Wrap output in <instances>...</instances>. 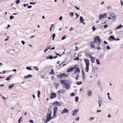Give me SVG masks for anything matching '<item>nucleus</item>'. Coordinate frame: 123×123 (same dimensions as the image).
Returning <instances> with one entry per match:
<instances>
[{
	"label": "nucleus",
	"instance_id": "6e6552de",
	"mask_svg": "<svg viewBox=\"0 0 123 123\" xmlns=\"http://www.w3.org/2000/svg\"><path fill=\"white\" fill-rule=\"evenodd\" d=\"M67 75L64 74H61L58 75V77L60 78H64V77H66Z\"/></svg>",
	"mask_w": 123,
	"mask_h": 123
},
{
	"label": "nucleus",
	"instance_id": "72a5a7b5",
	"mask_svg": "<svg viewBox=\"0 0 123 123\" xmlns=\"http://www.w3.org/2000/svg\"><path fill=\"white\" fill-rule=\"evenodd\" d=\"M26 69H27L30 70H32V69H31V67H27Z\"/></svg>",
	"mask_w": 123,
	"mask_h": 123
},
{
	"label": "nucleus",
	"instance_id": "13d9d810",
	"mask_svg": "<svg viewBox=\"0 0 123 123\" xmlns=\"http://www.w3.org/2000/svg\"><path fill=\"white\" fill-rule=\"evenodd\" d=\"M27 7H28V8H31L32 7V6H31V5L29 6H27Z\"/></svg>",
	"mask_w": 123,
	"mask_h": 123
},
{
	"label": "nucleus",
	"instance_id": "37998d69",
	"mask_svg": "<svg viewBox=\"0 0 123 123\" xmlns=\"http://www.w3.org/2000/svg\"><path fill=\"white\" fill-rule=\"evenodd\" d=\"M107 49H111L109 47V46H106Z\"/></svg>",
	"mask_w": 123,
	"mask_h": 123
},
{
	"label": "nucleus",
	"instance_id": "bf43d9fd",
	"mask_svg": "<svg viewBox=\"0 0 123 123\" xmlns=\"http://www.w3.org/2000/svg\"><path fill=\"white\" fill-rule=\"evenodd\" d=\"M37 92L38 93V94L40 95L41 94L39 90Z\"/></svg>",
	"mask_w": 123,
	"mask_h": 123
},
{
	"label": "nucleus",
	"instance_id": "338daca9",
	"mask_svg": "<svg viewBox=\"0 0 123 123\" xmlns=\"http://www.w3.org/2000/svg\"><path fill=\"white\" fill-rule=\"evenodd\" d=\"M107 26H108V25H105L104 27L105 28H106Z\"/></svg>",
	"mask_w": 123,
	"mask_h": 123
},
{
	"label": "nucleus",
	"instance_id": "dca6fc26",
	"mask_svg": "<svg viewBox=\"0 0 123 123\" xmlns=\"http://www.w3.org/2000/svg\"><path fill=\"white\" fill-rule=\"evenodd\" d=\"M123 27V26L122 25H120L116 28L115 30H116L118 29H121Z\"/></svg>",
	"mask_w": 123,
	"mask_h": 123
},
{
	"label": "nucleus",
	"instance_id": "864d4df0",
	"mask_svg": "<svg viewBox=\"0 0 123 123\" xmlns=\"http://www.w3.org/2000/svg\"><path fill=\"white\" fill-rule=\"evenodd\" d=\"M28 78H29L30 77H31L32 76V75H28Z\"/></svg>",
	"mask_w": 123,
	"mask_h": 123
},
{
	"label": "nucleus",
	"instance_id": "3c124183",
	"mask_svg": "<svg viewBox=\"0 0 123 123\" xmlns=\"http://www.w3.org/2000/svg\"><path fill=\"white\" fill-rule=\"evenodd\" d=\"M21 42H22V44L23 45H25V42L24 41H22Z\"/></svg>",
	"mask_w": 123,
	"mask_h": 123
},
{
	"label": "nucleus",
	"instance_id": "cd10ccee",
	"mask_svg": "<svg viewBox=\"0 0 123 123\" xmlns=\"http://www.w3.org/2000/svg\"><path fill=\"white\" fill-rule=\"evenodd\" d=\"M70 15L71 17H73L74 15V13L73 12H71L70 14Z\"/></svg>",
	"mask_w": 123,
	"mask_h": 123
},
{
	"label": "nucleus",
	"instance_id": "8fccbe9b",
	"mask_svg": "<svg viewBox=\"0 0 123 123\" xmlns=\"http://www.w3.org/2000/svg\"><path fill=\"white\" fill-rule=\"evenodd\" d=\"M111 6H109L107 8L108 9H111Z\"/></svg>",
	"mask_w": 123,
	"mask_h": 123
},
{
	"label": "nucleus",
	"instance_id": "2eb2a0df",
	"mask_svg": "<svg viewBox=\"0 0 123 123\" xmlns=\"http://www.w3.org/2000/svg\"><path fill=\"white\" fill-rule=\"evenodd\" d=\"M75 73H76V72L79 73L80 72V69L78 67H76V68L75 69Z\"/></svg>",
	"mask_w": 123,
	"mask_h": 123
},
{
	"label": "nucleus",
	"instance_id": "7c9ffc66",
	"mask_svg": "<svg viewBox=\"0 0 123 123\" xmlns=\"http://www.w3.org/2000/svg\"><path fill=\"white\" fill-rule=\"evenodd\" d=\"M95 48L97 49H98L100 50L101 49L99 47V46H98L95 47Z\"/></svg>",
	"mask_w": 123,
	"mask_h": 123
},
{
	"label": "nucleus",
	"instance_id": "052dcab7",
	"mask_svg": "<svg viewBox=\"0 0 123 123\" xmlns=\"http://www.w3.org/2000/svg\"><path fill=\"white\" fill-rule=\"evenodd\" d=\"M63 18V17H60L59 18V19L60 20H62V19Z\"/></svg>",
	"mask_w": 123,
	"mask_h": 123
},
{
	"label": "nucleus",
	"instance_id": "58836bf2",
	"mask_svg": "<svg viewBox=\"0 0 123 123\" xmlns=\"http://www.w3.org/2000/svg\"><path fill=\"white\" fill-rule=\"evenodd\" d=\"M75 94L74 93H72L71 94V95L72 96H74L75 95Z\"/></svg>",
	"mask_w": 123,
	"mask_h": 123
},
{
	"label": "nucleus",
	"instance_id": "e2e57ef3",
	"mask_svg": "<svg viewBox=\"0 0 123 123\" xmlns=\"http://www.w3.org/2000/svg\"><path fill=\"white\" fill-rule=\"evenodd\" d=\"M55 49V47H53L51 48L50 49L51 50V49Z\"/></svg>",
	"mask_w": 123,
	"mask_h": 123
},
{
	"label": "nucleus",
	"instance_id": "4be33fe9",
	"mask_svg": "<svg viewBox=\"0 0 123 123\" xmlns=\"http://www.w3.org/2000/svg\"><path fill=\"white\" fill-rule=\"evenodd\" d=\"M82 82L81 81H78L76 82V84L77 85H80L82 84Z\"/></svg>",
	"mask_w": 123,
	"mask_h": 123
},
{
	"label": "nucleus",
	"instance_id": "de8ad7c7",
	"mask_svg": "<svg viewBox=\"0 0 123 123\" xmlns=\"http://www.w3.org/2000/svg\"><path fill=\"white\" fill-rule=\"evenodd\" d=\"M49 59H53V57L52 56L50 55V56H49Z\"/></svg>",
	"mask_w": 123,
	"mask_h": 123
},
{
	"label": "nucleus",
	"instance_id": "e433bc0d",
	"mask_svg": "<svg viewBox=\"0 0 123 123\" xmlns=\"http://www.w3.org/2000/svg\"><path fill=\"white\" fill-rule=\"evenodd\" d=\"M102 103V101L100 100H99L98 101V103L99 105V104H101Z\"/></svg>",
	"mask_w": 123,
	"mask_h": 123
},
{
	"label": "nucleus",
	"instance_id": "f8f14e48",
	"mask_svg": "<svg viewBox=\"0 0 123 123\" xmlns=\"http://www.w3.org/2000/svg\"><path fill=\"white\" fill-rule=\"evenodd\" d=\"M75 68V67H73L71 68H69L68 70V72H70L73 71V70Z\"/></svg>",
	"mask_w": 123,
	"mask_h": 123
},
{
	"label": "nucleus",
	"instance_id": "c9c22d12",
	"mask_svg": "<svg viewBox=\"0 0 123 123\" xmlns=\"http://www.w3.org/2000/svg\"><path fill=\"white\" fill-rule=\"evenodd\" d=\"M94 118V117H91L89 118V120H93Z\"/></svg>",
	"mask_w": 123,
	"mask_h": 123
},
{
	"label": "nucleus",
	"instance_id": "79ce46f5",
	"mask_svg": "<svg viewBox=\"0 0 123 123\" xmlns=\"http://www.w3.org/2000/svg\"><path fill=\"white\" fill-rule=\"evenodd\" d=\"M75 14L77 16V17L76 18V19H77L78 17L79 16L78 15V14L76 13H75Z\"/></svg>",
	"mask_w": 123,
	"mask_h": 123
},
{
	"label": "nucleus",
	"instance_id": "4c0bfd02",
	"mask_svg": "<svg viewBox=\"0 0 123 123\" xmlns=\"http://www.w3.org/2000/svg\"><path fill=\"white\" fill-rule=\"evenodd\" d=\"M14 18V17L13 16H11L10 17V19L11 20L12 19Z\"/></svg>",
	"mask_w": 123,
	"mask_h": 123
},
{
	"label": "nucleus",
	"instance_id": "ea45409f",
	"mask_svg": "<svg viewBox=\"0 0 123 123\" xmlns=\"http://www.w3.org/2000/svg\"><path fill=\"white\" fill-rule=\"evenodd\" d=\"M79 75V74H77V76L75 78V79L76 80H77L78 79V76Z\"/></svg>",
	"mask_w": 123,
	"mask_h": 123
},
{
	"label": "nucleus",
	"instance_id": "1a4fd4ad",
	"mask_svg": "<svg viewBox=\"0 0 123 123\" xmlns=\"http://www.w3.org/2000/svg\"><path fill=\"white\" fill-rule=\"evenodd\" d=\"M90 46L92 48H95L96 46L94 44V42H91L90 43Z\"/></svg>",
	"mask_w": 123,
	"mask_h": 123
},
{
	"label": "nucleus",
	"instance_id": "7ed1b4c3",
	"mask_svg": "<svg viewBox=\"0 0 123 123\" xmlns=\"http://www.w3.org/2000/svg\"><path fill=\"white\" fill-rule=\"evenodd\" d=\"M52 113V111L49 110L48 111V112L46 115V117L47 119H48V121H49L51 119L53 118L51 117V114Z\"/></svg>",
	"mask_w": 123,
	"mask_h": 123
},
{
	"label": "nucleus",
	"instance_id": "680f3d73",
	"mask_svg": "<svg viewBox=\"0 0 123 123\" xmlns=\"http://www.w3.org/2000/svg\"><path fill=\"white\" fill-rule=\"evenodd\" d=\"M28 5V4H23V5L24 6V7H26V6H27V5Z\"/></svg>",
	"mask_w": 123,
	"mask_h": 123
},
{
	"label": "nucleus",
	"instance_id": "5fc2aeb1",
	"mask_svg": "<svg viewBox=\"0 0 123 123\" xmlns=\"http://www.w3.org/2000/svg\"><path fill=\"white\" fill-rule=\"evenodd\" d=\"M74 7L78 10H79L80 8L79 7H77L76 6H74Z\"/></svg>",
	"mask_w": 123,
	"mask_h": 123
},
{
	"label": "nucleus",
	"instance_id": "473e14b6",
	"mask_svg": "<svg viewBox=\"0 0 123 123\" xmlns=\"http://www.w3.org/2000/svg\"><path fill=\"white\" fill-rule=\"evenodd\" d=\"M94 44L95 45L96 47L98 46H99L100 44H98V43H94Z\"/></svg>",
	"mask_w": 123,
	"mask_h": 123
},
{
	"label": "nucleus",
	"instance_id": "a211bd4d",
	"mask_svg": "<svg viewBox=\"0 0 123 123\" xmlns=\"http://www.w3.org/2000/svg\"><path fill=\"white\" fill-rule=\"evenodd\" d=\"M58 110V108L57 107H55L54 108V112H57Z\"/></svg>",
	"mask_w": 123,
	"mask_h": 123
},
{
	"label": "nucleus",
	"instance_id": "423d86ee",
	"mask_svg": "<svg viewBox=\"0 0 123 123\" xmlns=\"http://www.w3.org/2000/svg\"><path fill=\"white\" fill-rule=\"evenodd\" d=\"M69 112V110L67 109L66 108H64L62 111L61 112V114H63L65 113H68Z\"/></svg>",
	"mask_w": 123,
	"mask_h": 123
},
{
	"label": "nucleus",
	"instance_id": "c85d7f7f",
	"mask_svg": "<svg viewBox=\"0 0 123 123\" xmlns=\"http://www.w3.org/2000/svg\"><path fill=\"white\" fill-rule=\"evenodd\" d=\"M51 71L50 72V73L51 74H54V71L53 69L51 70Z\"/></svg>",
	"mask_w": 123,
	"mask_h": 123
},
{
	"label": "nucleus",
	"instance_id": "c03bdc74",
	"mask_svg": "<svg viewBox=\"0 0 123 123\" xmlns=\"http://www.w3.org/2000/svg\"><path fill=\"white\" fill-rule=\"evenodd\" d=\"M108 14H109V16L111 17V14H114L113 13L111 12H108Z\"/></svg>",
	"mask_w": 123,
	"mask_h": 123
},
{
	"label": "nucleus",
	"instance_id": "603ef678",
	"mask_svg": "<svg viewBox=\"0 0 123 123\" xmlns=\"http://www.w3.org/2000/svg\"><path fill=\"white\" fill-rule=\"evenodd\" d=\"M82 75H85V73L83 71V70H82Z\"/></svg>",
	"mask_w": 123,
	"mask_h": 123
},
{
	"label": "nucleus",
	"instance_id": "412c9836",
	"mask_svg": "<svg viewBox=\"0 0 123 123\" xmlns=\"http://www.w3.org/2000/svg\"><path fill=\"white\" fill-rule=\"evenodd\" d=\"M14 86L13 84H12L10 86H9L8 87L10 89H12L13 87Z\"/></svg>",
	"mask_w": 123,
	"mask_h": 123
},
{
	"label": "nucleus",
	"instance_id": "a878e982",
	"mask_svg": "<svg viewBox=\"0 0 123 123\" xmlns=\"http://www.w3.org/2000/svg\"><path fill=\"white\" fill-rule=\"evenodd\" d=\"M12 75H11L10 76H9L8 77H7L6 79V80H7L8 81L9 80H10V78Z\"/></svg>",
	"mask_w": 123,
	"mask_h": 123
},
{
	"label": "nucleus",
	"instance_id": "f704fd0d",
	"mask_svg": "<svg viewBox=\"0 0 123 123\" xmlns=\"http://www.w3.org/2000/svg\"><path fill=\"white\" fill-rule=\"evenodd\" d=\"M66 38V35H65L63 36L62 38V40H63L65 39Z\"/></svg>",
	"mask_w": 123,
	"mask_h": 123
},
{
	"label": "nucleus",
	"instance_id": "20e7f679",
	"mask_svg": "<svg viewBox=\"0 0 123 123\" xmlns=\"http://www.w3.org/2000/svg\"><path fill=\"white\" fill-rule=\"evenodd\" d=\"M94 43L100 44L101 40L99 37L96 36L94 38Z\"/></svg>",
	"mask_w": 123,
	"mask_h": 123
},
{
	"label": "nucleus",
	"instance_id": "6ab92c4d",
	"mask_svg": "<svg viewBox=\"0 0 123 123\" xmlns=\"http://www.w3.org/2000/svg\"><path fill=\"white\" fill-rule=\"evenodd\" d=\"M64 92V91L62 89L58 91V92L59 93H63Z\"/></svg>",
	"mask_w": 123,
	"mask_h": 123
},
{
	"label": "nucleus",
	"instance_id": "09e8293b",
	"mask_svg": "<svg viewBox=\"0 0 123 123\" xmlns=\"http://www.w3.org/2000/svg\"><path fill=\"white\" fill-rule=\"evenodd\" d=\"M111 38L112 39L114 40L115 38L114 37V36H111Z\"/></svg>",
	"mask_w": 123,
	"mask_h": 123
},
{
	"label": "nucleus",
	"instance_id": "aec40b11",
	"mask_svg": "<svg viewBox=\"0 0 123 123\" xmlns=\"http://www.w3.org/2000/svg\"><path fill=\"white\" fill-rule=\"evenodd\" d=\"M96 62L97 63V65H99L100 64V63L99 62V60L98 59H96Z\"/></svg>",
	"mask_w": 123,
	"mask_h": 123
},
{
	"label": "nucleus",
	"instance_id": "2f4dec72",
	"mask_svg": "<svg viewBox=\"0 0 123 123\" xmlns=\"http://www.w3.org/2000/svg\"><path fill=\"white\" fill-rule=\"evenodd\" d=\"M74 60H79V58L77 56L74 59Z\"/></svg>",
	"mask_w": 123,
	"mask_h": 123
},
{
	"label": "nucleus",
	"instance_id": "5701e85b",
	"mask_svg": "<svg viewBox=\"0 0 123 123\" xmlns=\"http://www.w3.org/2000/svg\"><path fill=\"white\" fill-rule=\"evenodd\" d=\"M48 47H46L45 49L44 50V52L45 53L49 49V48H48Z\"/></svg>",
	"mask_w": 123,
	"mask_h": 123
},
{
	"label": "nucleus",
	"instance_id": "774afa93",
	"mask_svg": "<svg viewBox=\"0 0 123 123\" xmlns=\"http://www.w3.org/2000/svg\"><path fill=\"white\" fill-rule=\"evenodd\" d=\"M109 40H111L112 39L111 36L109 38Z\"/></svg>",
	"mask_w": 123,
	"mask_h": 123
},
{
	"label": "nucleus",
	"instance_id": "6e6d98bb",
	"mask_svg": "<svg viewBox=\"0 0 123 123\" xmlns=\"http://www.w3.org/2000/svg\"><path fill=\"white\" fill-rule=\"evenodd\" d=\"M82 75L83 78L84 79H85L86 78L85 75Z\"/></svg>",
	"mask_w": 123,
	"mask_h": 123
},
{
	"label": "nucleus",
	"instance_id": "f3484780",
	"mask_svg": "<svg viewBox=\"0 0 123 123\" xmlns=\"http://www.w3.org/2000/svg\"><path fill=\"white\" fill-rule=\"evenodd\" d=\"M78 111V110H74V111L72 112V113H73L72 114V115L73 116L74 115H75V114L77 113V112Z\"/></svg>",
	"mask_w": 123,
	"mask_h": 123
},
{
	"label": "nucleus",
	"instance_id": "393cba45",
	"mask_svg": "<svg viewBox=\"0 0 123 123\" xmlns=\"http://www.w3.org/2000/svg\"><path fill=\"white\" fill-rule=\"evenodd\" d=\"M22 117L20 118V119H19L18 121V123H20L22 121Z\"/></svg>",
	"mask_w": 123,
	"mask_h": 123
},
{
	"label": "nucleus",
	"instance_id": "bb28decb",
	"mask_svg": "<svg viewBox=\"0 0 123 123\" xmlns=\"http://www.w3.org/2000/svg\"><path fill=\"white\" fill-rule=\"evenodd\" d=\"M36 2H31L30 3V4L35 5L36 4Z\"/></svg>",
	"mask_w": 123,
	"mask_h": 123
},
{
	"label": "nucleus",
	"instance_id": "a18cd8bd",
	"mask_svg": "<svg viewBox=\"0 0 123 123\" xmlns=\"http://www.w3.org/2000/svg\"><path fill=\"white\" fill-rule=\"evenodd\" d=\"M56 112H54V114H53V116L54 117H55L56 116Z\"/></svg>",
	"mask_w": 123,
	"mask_h": 123
},
{
	"label": "nucleus",
	"instance_id": "69168bd1",
	"mask_svg": "<svg viewBox=\"0 0 123 123\" xmlns=\"http://www.w3.org/2000/svg\"><path fill=\"white\" fill-rule=\"evenodd\" d=\"M121 5L122 6L123 5V2L122 1H121Z\"/></svg>",
	"mask_w": 123,
	"mask_h": 123
},
{
	"label": "nucleus",
	"instance_id": "9b49d317",
	"mask_svg": "<svg viewBox=\"0 0 123 123\" xmlns=\"http://www.w3.org/2000/svg\"><path fill=\"white\" fill-rule=\"evenodd\" d=\"M80 23H82L83 24H84V25L85 24V22H84V20L83 19L82 17V16H81L80 17Z\"/></svg>",
	"mask_w": 123,
	"mask_h": 123
},
{
	"label": "nucleus",
	"instance_id": "a19ab883",
	"mask_svg": "<svg viewBox=\"0 0 123 123\" xmlns=\"http://www.w3.org/2000/svg\"><path fill=\"white\" fill-rule=\"evenodd\" d=\"M34 68H36V70L37 71H38L39 70V69L38 68H37V67L34 66Z\"/></svg>",
	"mask_w": 123,
	"mask_h": 123
},
{
	"label": "nucleus",
	"instance_id": "9d476101",
	"mask_svg": "<svg viewBox=\"0 0 123 123\" xmlns=\"http://www.w3.org/2000/svg\"><path fill=\"white\" fill-rule=\"evenodd\" d=\"M51 96L50 97L51 98H53L56 97V94L55 93H52Z\"/></svg>",
	"mask_w": 123,
	"mask_h": 123
},
{
	"label": "nucleus",
	"instance_id": "b1692460",
	"mask_svg": "<svg viewBox=\"0 0 123 123\" xmlns=\"http://www.w3.org/2000/svg\"><path fill=\"white\" fill-rule=\"evenodd\" d=\"M79 99V97L78 96H76L75 97V101L76 102H78V100Z\"/></svg>",
	"mask_w": 123,
	"mask_h": 123
},
{
	"label": "nucleus",
	"instance_id": "49530a36",
	"mask_svg": "<svg viewBox=\"0 0 123 123\" xmlns=\"http://www.w3.org/2000/svg\"><path fill=\"white\" fill-rule=\"evenodd\" d=\"M92 29H93V31H94L96 30L95 28L94 27H92Z\"/></svg>",
	"mask_w": 123,
	"mask_h": 123
},
{
	"label": "nucleus",
	"instance_id": "f03ea898",
	"mask_svg": "<svg viewBox=\"0 0 123 123\" xmlns=\"http://www.w3.org/2000/svg\"><path fill=\"white\" fill-rule=\"evenodd\" d=\"M84 61L85 62L86 67V68L85 69V71L88 72L89 70V66L90 65V61L89 59L86 58L84 59Z\"/></svg>",
	"mask_w": 123,
	"mask_h": 123
},
{
	"label": "nucleus",
	"instance_id": "39448f33",
	"mask_svg": "<svg viewBox=\"0 0 123 123\" xmlns=\"http://www.w3.org/2000/svg\"><path fill=\"white\" fill-rule=\"evenodd\" d=\"M107 13H105L102 14H100L99 16V19H101L103 18H106L107 16Z\"/></svg>",
	"mask_w": 123,
	"mask_h": 123
},
{
	"label": "nucleus",
	"instance_id": "ddd939ff",
	"mask_svg": "<svg viewBox=\"0 0 123 123\" xmlns=\"http://www.w3.org/2000/svg\"><path fill=\"white\" fill-rule=\"evenodd\" d=\"M92 95V92L90 90H88L87 92V95L88 96L90 97Z\"/></svg>",
	"mask_w": 123,
	"mask_h": 123
},
{
	"label": "nucleus",
	"instance_id": "0e129e2a",
	"mask_svg": "<svg viewBox=\"0 0 123 123\" xmlns=\"http://www.w3.org/2000/svg\"><path fill=\"white\" fill-rule=\"evenodd\" d=\"M30 122H31L32 123H33V120H30L29 121Z\"/></svg>",
	"mask_w": 123,
	"mask_h": 123
},
{
	"label": "nucleus",
	"instance_id": "c756f323",
	"mask_svg": "<svg viewBox=\"0 0 123 123\" xmlns=\"http://www.w3.org/2000/svg\"><path fill=\"white\" fill-rule=\"evenodd\" d=\"M20 2L19 0H17L16 1V4H19Z\"/></svg>",
	"mask_w": 123,
	"mask_h": 123
},
{
	"label": "nucleus",
	"instance_id": "4d7b16f0",
	"mask_svg": "<svg viewBox=\"0 0 123 123\" xmlns=\"http://www.w3.org/2000/svg\"><path fill=\"white\" fill-rule=\"evenodd\" d=\"M72 30H74V29L72 27H71V28L69 30L70 31H71Z\"/></svg>",
	"mask_w": 123,
	"mask_h": 123
},
{
	"label": "nucleus",
	"instance_id": "f257e3e1",
	"mask_svg": "<svg viewBox=\"0 0 123 123\" xmlns=\"http://www.w3.org/2000/svg\"><path fill=\"white\" fill-rule=\"evenodd\" d=\"M61 83L64 85L65 88L68 89L70 88V83L68 80H60Z\"/></svg>",
	"mask_w": 123,
	"mask_h": 123
},
{
	"label": "nucleus",
	"instance_id": "4468645a",
	"mask_svg": "<svg viewBox=\"0 0 123 123\" xmlns=\"http://www.w3.org/2000/svg\"><path fill=\"white\" fill-rule=\"evenodd\" d=\"M91 60V61L92 63H93L94 62L95 60V58L94 57H93L92 56H91L90 57Z\"/></svg>",
	"mask_w": 123,
	"mask_h": 123
},
{
	"label": "nucleus",
	"instance_id": "0eeeda50",
	"mask_svg": "<svg viewBox=\"0 0 123 123\" xmlns=\"http://www.w3.org/2000/svg\"><path fill=\"white\" fill-rule=\"evenodd\" d=\"M111 17L112 18V19L113 20H116L117 18V15L115 14L114 13L111 14Z\"/></svg>",
	"mask_w": 123,
	"mask_h": 123
}]
</instances>
